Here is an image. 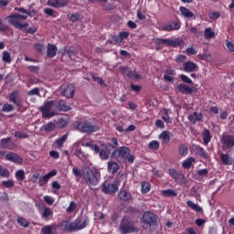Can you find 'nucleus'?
Wrapping results in <instances>:
<instances>
[{"mask_svg":"<svg viewBox=\"0 0 234 234\" xmlns=\"http://www.w3.org/2000/svg\"><path fill=\"white\" fill-rule=\"evenodd\" d=\"M89 224H90V219L88 217L80 216L78 217L73 222L64 221L62 226L64 231L72 233V231H81V229H85Z\"/></svg>","mask_w":234,"mask_h":234,"instance_id":"1","label":"nucleus"},{"mask_svg":"<svg viewBox=\"0 0 234 234\" xmlns=\"http://www.w3.org/2000/svg\"><path fill=\"white\" fill-rule=\"evenodd\" d=\"M112 158L119 164H133L134 163V155L131 154V148L127 146H120L119 148H115V151L112 153Z\"/></svg>","mask_w":234,"mask_h":234,"instance_id":"2","label":"nucleus"},{"mask_svg":"<svg viewBox=\"0 0 234 234\" xmlns=\"http://www.w3.org/2000/svg\"><path fill=\"white\" fill-rule=\"evenodd\" d=\"M6 19L8 24L12 25V27H15L16 30H25V28L28 27V22H25L27 19H28L27 16L15 13L13 15L7 16Z\"/></svg>","mask_w":234,"mask_h":234,"instance_id":"3","label":"nucleus"},{"mask_svg":"<svg viewBox=\"0 0 234 234\" xmlns=\"http://www.w3.org/2000/svg\"><path fill=\"white\" fill-rule=\"evenodd\" d=\"M121 234L138 233V229L134 226V221L131 217L124 216L119 225Z\"/></svg>","mask_w":234,"mask_h":234,"instance_id":"4","label":"nucleus"},{"mask_svg":"<svg viewBox=\"0 0 234 234\" xmlns=\"http://www.w3.org/2000/svg\"><path fill=\"white\" fill-rule=\"evenodd\" d=\"M75 127L80 131V133H84L86 134L98 133V131H100V127L98 125L92 124V122L87 120H79L75 122Z\"/></svg>","mask_w":234,"mask_h":234,"instance_id":"5","label":"nucleus"},{"mask_svg":"<svg viewBox=\"0 0 234 234\" xmlns=\"http://www.w3.org/2000/svg\"><path fill=\"white\" fill-rule=\"evenodd\" d=\"M56 101H48L39 108L42 113V118H52L56 114L55 110Z\"/></svg>","mask_w":234,"mask_h":234,"instance_id":"6","label":"nucleus"},{"mask_svg":"<svg viewBox=\"0 0 234 234\" xmlns=\"http://www.w3.org/2000/svg\"><path fill=\"white\" fill-rule=\"evenodd\" d=\"M143 222L149 228L153 229H156L158 228V219L156 218V215L151 211L144 212L143 214Z\"/></svg>","mask_w":234,"mask_h":234,"instance_id":"7","label":"nucleus"},{"mask_svg":"<svg viewBox=\"0 0 234 234\" xmlns=\"http://www.w3.org/2000/svg\"><path fill=\"white\" fill-rule=\"evenodd\" d=\"M60 93L65 98H74L76 87H74V84H62L60 86Z\"/></svg>","mask_w":234,"mask_h":234,"instance_id":"8","label":"nucleus"},{"mask_svg":"<svg viewBox=\"0 0 234 234\" xmlns=\"http://www.w3.org/2000/svg\"><path fill=\"white\" fill-rule=\"evenodd\" d=\"M101 176V175L98 171H93L91 169L87 171V180L90 186H97Z\"/></svg>","mask_w":234,"mask_h":234,"instance_id":"9","label":"nucleus"},{"mask_svg":"<svg viewBox=\"0 0 234 234\" xmlns=\"http://www.w3.org/2000/svg\"><path fill=\"white\" fill-rule=\"evenodd\" d=\"M9 101L11 103H14V105L18 107V109H21V107H23V101H21V96L19 95V90H13L9 94Z\"/></svg>","mask_w":234,"mask_h":234,"instance_id":"10","label":"nucleus"},{"mask_svg":"<svg viewBox=\"0 0 234 234\" xmlns=\"http://www.w3.org/2000/svg\"><path fill=\"white\" fill-rule=\"evenodd\" d=\"M155 44L157 45H166V47H173V48H176V47H180V42L178 40H173L169 38H156Z\"/></svg>","mask_w":234,"mask_h":234,"instance_id":"11","label":"nucleus"},{"mask_svg":"<svg viewBox=\"0 0 234 234\" xmlns=\"http://www.w3.org/2000/svg\"><path fill=\"white\" fill-rule=\"evenodd\" d=\"M182 24L179 21H170L165 24L162 27V30L165 32H173L175 30H180Z\"/></svg>","mask_w":234,"mask_h":234,"instance_id":"12","label":"nucleus"},{"mask_svg":"<svg viewBox=\"0 0 234 234\" xmlns=\"http://www.w3.org/2000/svg\"><path fill=\"white\" fill-rule=\"evenodd\" d=\"M101 191L105 195H111L118 191V184L116 183H104L101 186Z\"/></svg>","mask_w":234,"mask_h":234,"instance_id":"13","label":"nucleus"},{"mask_svg":"<svg viewBox=\"0 0 234 234\" xmlns=\"http://www.w3.org/2000/svg\"><path fill=\"white\" fill-rule=\"evenodd\" d=\"M11 140L12 138L10 137L1 139L0 141L1 149H8L9 151H12V149H16V147H17V144H16Z\"/></svg>","mask_w":234,"mask_h":234,"instance_id":"14","label":"nucleus"},{"mask_svg":"<svg viewBox=\"0 0 234 234\" xmlns=\"http://www.w3.org/2000/svg\"><path fill=\"white\" fill-rule=\"evenodd\" d=\"M112 149H116V148L111 144H106L104 148H101V152H99V156L101 160H109V156Z\"/></svg>","mask_w":234,"mask_h":234,"instance_id":"15","label":"nucleus"},{"mask_svg":"<svg viewBox=\"0 0 234 234\" xmlns=\"http://www.w3.org/2000/svg\"><path fill=\"white\" fill-rule=\"evenodd\" d=\"M221 144L226 149H231L234 147V135L225 134L221 137Z\"/></svg>","mask_w":234,"mask_h":234,"instance_id":"16","label":"nucleus"},{"mask_svg":"<svg viewBox=\"0 0 234 234\" xmlns=\"http://www.w3.org/2000/svg\"><path fill=\"white\" fill-rule=\"evenodd\" d=\"M5 160L7 162H13V164H17L18 165H23V159L21 156L14 152L7 153L5 155Z\"/></svg>","mask_w":234,"mask_h":234,"instance_id":"17","label":"nucleus"},{"mask_svg":"<svg viewBox=\"0 0 234 234\" xmlns=\"http://www.w3.org/2000/svg\"><path fill=\"white\" fill-rule=\"evenodd\" d=\"M176 90L180 92V94H192L193 92H197V89L186 85V83H180L176 86Z\"/></svg>","mask_w":234,"mask_h":234,"instance_id":"18","label":"nucleus"},{"mask_svg":"<svg viewBox=\"0 0 234 234\" xmlns=\"http://www.w3.org/2000/svg\"><path fill=\"white\" fill-rule=\"evenodd\" d=\"M70 109V106L67 105L65 101H55V111H58V112H69Z\"/></svg>","mask_w":234,"mask_h":234,"instance_id":"19","label":"nucleus"},{"mask_svg":"<svg viewBox=\"0 0 234 234\" xmlns=\"http://www.w3.org/2000/svg\"><path fill=\"white\" fill-rule=\"evenodd\" d=\"M70 3L69 0H48V5L52 6L53 8H63L67 6V5Z\"/></svg>","mask_w":234,"mask_h":234,"instance_id":"20","label":"nucleus"},{"mask_svg":"<svg viewBox=\"0 0 234 234\" xmlns=\"http://www.w3.org/2000/svg\"><path fill=\"white\" fill-rule=\"evenodd\" d=\"M192 151L195 153V154L200 156V158H203L204 160L207 158V152H206V150H204V148H202L200 145L193 144Z\"/></svg>","mask_w":234,"mask_h":234,"instance_id":"21","label":"nucleus"},{"mask_svg":"<svg viewBox=\"0 0 234 234\" xmlns=\"http://www.w3.org/2000/svg\"><path fill=\"white\" fill-rule=\"evenodd\" d=\"M202 120H204V115L202 112H194L192 114L188 115V122H190L192 124L197 123V122H202Z\"/></svg>","mask_w":234,"mask_h":234,"instance_id":"22","label":"nucleus"},{"mask_svg":"<svg viewBox=\"0 0 234 234\" xmlns=\"http://www.w3.org/2000/svg\"><path fill=\"white\" fill-rule=\"evenodd\" d=\"M183 70H185V72H195V70H198V65L193 61L184 62Z\"/></svg>","mask_w":234,"mask_h":234,"instance_id":"23","label":"nucleus"},{"mask_svg":"<svg viewBox=\"0 0 234 234\" xmlns=\"http://www.w3.org/2000/svg\"><path fill=\"white\" fill-rule=\"evenodd\" d=\"M168 173L176 182H182V180H184V175L176 171L175 168H170Z\"/></svg>","mask_w":234,"mask_h":234,"instance_id":"24","label":"nucleus"},{"mask_svg":"<svg viewBox=\"0 0 234 234\" xmlns=\"http://www.w3.org/2000/svg\"><path fill=\"white\" fill-rule=\"evenodd\" d=\"M118 197L122 202H129L130 200H133V195L125 190H120Z\"/></svg>","mask_w":234,"mask_h":234,"instance_id":"25","label":"nucleus"},{"mask_svg":"<svg viewBox=\"0 0 234 234\" xmlns=\"http://www.w3.org/2000/svg\"><path fill=\"white\" fill-rule=\"evenodd\" d=\"M219 160L221 161L224 165H233V159L229 154L221 153L219 154Z\"/></svg>","mask_w":234,"mask_h":234,"instance_id":"26","label":"nucleus"},{"mask_svg":"<svg viewBox=\"0 0 234 234\" xmlns=\"http://www.w3.org/2000/svg\"><path fill=\"white\" fill-rule=\"evenodd\" d=\"M56 54H58V47L54 44H48L47 49L48 58H56Z\"/></svg>","mask_w":234,"mask_h":234,"instance_id":"27","label":"nucleus"},{"mask_svg":"<svg viewBox=\"0 0 234 234\" xmlns=\"http://www.w3.org/2000/svg\"><path fill=\"white\" fill-rule=\"evenodd\" d=\"M159 140H161V142H163V144H169V142H171V132L163 131L159 134Z\"/></svg>","mask_w":234,"mask_h":234,"instance_id":"28","label":"nucleus"},{"mask_svg":"<svg viewBox=\"0 0 234 234\" xmlns=\"http://www.w3.org/2000/svg\"><path fill=\"white\" fill-rule=\"evenodd\" d=\"M186 206H188V207H190V209H192L193 211H196V213H203L204 209L202 208V207H200L197 204H195V202L188 200L186 202Z\"/></svg>","mask_w":234,"mask_h":234,"instance_id":"29","label":"nucleus"},{"mask_svg":"<svg viewBox=\"0 0 234 234\" xmlns=\"http://www.w3.org/2000/svg\"><path fill=\"white\" fill-rule=\"evenodd\" d=\"M118 169H120V165H118V163H116L114 161L108 162L109 173H112V175H114V173H118Z\"/></svg>","mask_w":234,"mask_h":234,"instance_id":"30","label":"nucleus"},{"mask_svg":"<svg viewBox=\"0 0 234 234\" xmlns=\"http://www.w3.org/2000/svg\"><path fill=\"white\" fill-rule=\"evenodd\" d=\"M195 162H197V159L195 157H187L183 162L184 169H191V167H193V164H195Z\"/></svg>","mask_w":234,"mask_h":234,"instance_id":"31","label":"nucleus"},{"mask_svg":"<svg viewBox=\"0 0 234 234\" xmlns=\"http://www.w3.org/2000/svg\"><path fill=\"white\" fill-rule=\"evenodd\" d=\"M67 140H69V133H66V134L62 135L60 138L56 139L55 144H56V145H58V147H63V144H65V142H67Z\"/></svg>","mask_w":234,"mask_h":234,"instance_id":"32","label":"nucleus"},{"mask_svg":"<svg viewBox=\"0 0 234 234\" xmlns=\"http://www.w3.org/2000/svg\"><path fill=\"white\" fill-rule=\"evenodd\" d=\"M203 142H204L205 145H207V144H209V142H211V133L207 129H205L203 131Z\"/></svg>","mask_w":234,"mask_h":234,"instance_id":"33","label":"nucleus"},{"mask_svg":"<svg viewBox=\"0 0 234 234\" xmlns=\"http://www.w3.org/2000/svg\"><path fill=\"white\" fill-rule=\"evenodd\" d=\"M75 156L79 157L81 162H85L87 160V154L83 153L81 148H77L74 153Z\"/></svg>","mask_w":234,"mask_h":234,"instance_id":"34","label":"nucleus"},{"mask_svg":"<svg viewBox=\"0 0 234 234\" xmlns=\"http://www.w3.org/2000/svg\"><path fill=\"white\" fill-rule=\"evenodd\" d=\"M178 151L181 156H187L189 154V147L186 146L184 144H180L178 146Z\"/></svg>","mask_w":234,"mask_h":234,"instance_id":"35","label":"nucleus"},{"mask_svg":"<svg viewBox=\"0 0 234 234\" xmlns=\"http://www.w3.org/2000/svg\"><path fill=\"white\" fill-rule=\"evenodd\" d=\"M0 176L2 178H10V170H8L6 167H4L3 165H0Z\"/></svg>","mask_w":234,"mask_h":234,"instance_id":"36","label":"nucleus"},{"mask_svg":"<svg viewBox=\"0 0 234 234\" xmlns=\"http://www.w3.org/2000/svg\"><path fill=\"white\" fill-rule=\"evenodd\" d=\"M17 224H19V226H21L22 228H28V226H30V221L27 220V218H23V217H18L16 218Z\"/></svg>","mask_w":234,"mask_h":234,"instance_id":"37","label":"nucleus"},{"mask_svg":"<svg viewBox=\"0 0 234 234\" xmlns=\"http://www.w3.org/2000/svg\"><path fill=\"white\" fill-rule=\"evenodd\" d=\"M179 10L181 12V16H183L184 17H193L194 16L193 12H191L186 7L181 6Z\"/></svg>","mask_w":234,"mask_h":234,"instance_id":"38","label":"nucleus"},{"mask_svg":"<svg viewBox=\"0 0 234 234\" xmlns=\"http://www.w3.org/2000/svg\"><path fill=\"white\" fill-rule=\"evenodd\" d=\"M15 176L18 182H23V180L27 178L25 176V170L23 169L17 170L15 174Z\"/></svg>","mask_w":234,"mask_h":234,"instance_id":"39","label":"nucleus"},{"mask_svg":"<svg viewBox=\"0 0 234 234\" xmlns=\"http://www.w3.org/2000/svg\"><path fill=\"white\" fill-rule=\"evenodd\" d=\"M41 217L42 218H45V220H48V218L52 217V210L49 207H45Z\"/></svg>","mask_w":234,"mask_h":234,"instance_id":"40","label":"nucleus"},{"mask_svg":"<svg viewBox=\"0 0 234 234\" xmlns=\"http://www.w3.org/2000/svg\"><path fill=\"white\" fill-rule=\"evenodd\" d=\"M13 135L15 138H16V140H25L28 138V133H22L20 131H16Z\"/></svg>","mask_w":234,"mask_h":234,"instance_id":"41","label":"nucleus"},{"mask_svg":"<svg viewBox=\"0 0 234 234\" xmlns=\"http://www.w3.org/2000/svg\"><path fill=\"white\" fill-rule=\"evenodd\" d=\"M148 148H150L152 151H158V149H160V143L156 140L151 141L148 144Z\"/></svg>","mask_w":234,"mask_h":234,"instance_id":"42","label":"nucleus"},{"mask_svg":"<svg viewBox=\"0 0 234 234\" xmlns=\"http://www.w3.org/2000/svg\"><path fill=\"white\" fill-rule=\"evenodd\" d=\"M63 55L67 54L69 58H71V56H76V54H78V52L75 50L74 48H65L63 52Z\"/></svg>","mask_w":234,"mask_h":234,"instance_id":"43","label":"nucleus"},{"mask_svg":"<svg viewBox=\"0 0 234 234\" xmlns=\"http://www.w3.org/2000/svg\"><path fill=\"white\" fill-rule=\"evenodd\" d=\"M54 227L52 225H46L41 229L43 234H54Z\"/></svg>","mask_w":234,"mask_h":234,"instance_id":"44","label":"nucleus"},{"mask_svg":"<svg viewBox=\"0 0 234 234\" xmlns=\"http://www.w3.org/2000/svg\"><path fill=\"white\" fill-rule=\"evenodd\" d=\"M215 37V31H212L211 27H207L205 29V38L206 39H213Z\"/></svg>","mask_w":234,"mask_h":234,"instance_id":"45","label":"nucleus"},{"mask_svg":"<svg viewBox=\"0 0 234 234\" xmlns=\"http://www.w3.org/2000/svg\"><path fill=\"white\" fill-rule=\"evenodd\" d=\"M2 59L5 63H12V56L8 51H3Z\"/></svg>","mask_w":234,"mask_h":234,"instance_id":"46","label":"nucleus"},{"mask_svg":"<svg viewBox=\"0 0 234 234\" xmlns=\"http://www.w3.org/2000/svg\"><path fill=\"white\" fill-rule=\"evenodd\" d=\"M141 191L144 195L149 193V191H151V184H149L148 182H143Z\"/></svg>","mask_w":234,"mask_h":234,"instance_id":"47","label":"nucleus"},{"mask_svg":"<svg viewBox=\"0 0 234 234\" xmlns=\"http://www.w3.org/2000/svg\"><path fill=\"white\" fill-rule=\"evenodd\" d=\"M56 129V123L49 122L44 126L46 133H52Z\"/></svg>","mask_w":234,"mask_h":234,"instance_id":"48","label":"nucleus"},{"mask_svg":"<svg viewBox=\"0 0 234 234\" xmlns=\"http://www.w3.org/2000/svg\"><path fill=\"white\" fill-rule=\"evenodd\" d=\"M68 123L69 121L63 118L58 119L57 121V126L58 127V129H64V127H67Z\"/></svg>","mask_w":234,"mask_h":234,"instance_id":"49","label":"nucleus"},{"mask_svg":"<svg viewBox=\"0 0 234 234\" xmlns=\"http://www.w3.org/2000/svg\"><path fill=\"white\" fill-rule=\"evenodd\" d=\"M2 186L4 187H5L6 189H11V187H14V186H16V183H14L13 180H5V181H2Z\"/></svg>","mask_w":234,"mask_h":234,"instance_id":"50","label":"nucleus"},{"mask_svg":"<svg viewBox=\"0 0 234 234\" xmlns=\"http://www.w3.org/2000/svg\"><path fill=\"white\" fill-rule=\"evenodd\" d=\"M179 78L183 83H186V85H193V80L186 75L181 74Z\"/></svg>","mask_w":234,"mask_h":234,"instance_id":"51","label":"nucleus"},{"mask_svg":"<svg viewBox=\"0 0 234 234\" xmlns=\"http://www.w3.org/2000/svg\"><path fill=\"white\" fill-rule=\"evenodd\" d=\"M164 197H176V192L174 189H165L162 191Z\"/></svg>","mask_w":234,"mask_h":234,"instance_id":"52","label":"nucleus"},{"mask_svg":"<svg viewBox=\"0 0 234 234\" xmlns=\"http://www.w3.org/2000/svg\"><path fill=\"white\" fill-rule=\"evenodd\" d=\"M14 111V106L9 103H5L2 107V112H12Z\"/></svg>","mask_w":234,"mask_h":234,"instance_id":"53","label":"nucleus"},{"mask_svg":"<svg viewBox=\"0 0 234 234\" xmlns=\"http://www.w3.org/2000/svg\"><path fill=\"white\" fill-rule=\"evenodd\" d=\"M10 30V27L3 22V18H0V32H7Z\"/></svg>","mask_w":234,"mask_h":234,"instance_id":"54","label":"nucleus"},{"mask_svg":"<svg viewBox=\"0 0 234 234\" xmlns=\"http://www.w3.org/2000/svg\"><path fill=\"white\" fill-rule=\"evenodd\" d=\"M48 180H50V178L48 177V175H45L44 176L40 177L38 181L40 187H43L45 184H48Z\"/></svg>","mask_w":234,"mask_h":234,"instance_id":"55","label":"nucleus"},{"mask_svg":"<svg viewBox=\"0 0 234 234\" xmlns=\"http://www.w3.org/2000/svg\"><path fill=\"white\" fill-rule=\"evenodd\" d=\"M126 76H127V78H132L134 80H140V78H142V76H140V74L134 73V71H133L132 69L128 70V73Z\"/></svg>","mask_w":234,"mask_h":234,"instance_id":"56","label":"nucleus"},{"mask_svg":"<svg viewBox=\"0 0 234 234\" xmlns=\"http://www.w3.org/2000/svg\"><path fill=\"white\" fill-rule=\"evenodd\" d=\"M209 19H212V21H217L218 17H220V12H212L208 14Z\"/></svg>","mask_w":234,"mask_h":234,"instance_id":"57","label":"nucleus"},{"mask_svg":"<svg viewBox=\"0 0 234 234\" xmlns=\"http://www.w3.org/2000/svg\"><path fill=\"white\" fill-rule=\"evenodd\" d=\"M69 19L72 23H76V21H80V19H81V15H80V13L71 14Z\"/></svg>","mask_w":234,"mask_h":234,"instance_id":"58","label":"nucleus"},{"mask_svg":"<svg viewBox=\"0 0 234 234\" xmlns=\"http://www.w3.org/2000/svg\"><path fill=\"white\" fill-rule=\"evenodd\" d=\"M77 207H78V205L76 204V202L71 201L69 207L67 208V212L72 213L73 211L76 210Z\"/></svg>","mask_w":234,"mask_h":234,"instance_id":"59","label":"nucleus"},{"mask_svg":"<svg viewBox=\"0 0 234 234\" xmlns=\"http://www.w3.org/2000/svg\"><path fill=\"white\" fill-rule=\"evenodd\" d=\"M44 14L49 16L50 17H56V12L52 8H45Z\"/></svg>","mask_w":234,"mask_h":234,"instance_id":"60","label":"nucleus"},{"mask_svg":"<svg viewBox=\"0 0 234 234\" xmlns=\"http://www.w3.org/2000/svg\"><path fill=\"white\" fill-rule=\"evenodd\" d=\"M39 88H34L27 92V96H39Z\"/></svg>","mask_w":234,"mask_h":234,"instance_id":"61","label":"nucleus"},{"mask_svg":"<svg viewBox=\"0 0 234 234\" xmlns=\"http://www.w3.org/2000/svg\"><path fill=\"white\" fill-rule=\"evenodd\" d=\"M209 174V170L207 168H204L197 171V176H207Z\"/></svg>","mask_w":234,"mask_h":234,"instance_id":"62","label":"nucleus"},{"mask_svg":"<svg viewBox=\"0 0 234 234\" xmlns=\"http://www.w3.org/2000/svg\"><path fill=\"white\" fill-rule=\"evenodd\" d=\"M27 69L29 72H33L34 74H37V72H39V68L37 66H27Z\"/></svg>","mask_w":234,"mask_h":234,"instance_id":"63","label":"nucleus"},{"mask_svg":"<svg viewBox=\"0 0 234 234\" xmlns=\"http://www.w3.org/2000/svg\"><path fill=\"white\" fill-rule=\"evenodd\" d=\"M226 47L229 50V52H234V43L233 42L227 41Z\"/></svg>","mask_w":234,"mask_h":234,"instance_id":"64","label":"nucleus"}]
</instances>
